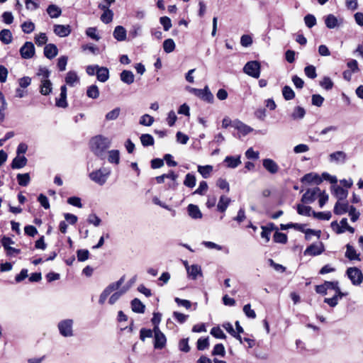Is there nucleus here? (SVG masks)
<instances>
[{"label":"nucleus","mask_w":363,"mask_h":363,"mask_svg":"<svg viewBox=\"0 0 363 363\" xmlns=\"http://www.w3.org/2000/svg\"><path fill=\"white\" fill-rule=\"evenodd\" d=\"M22 30L25 33H30L35 30V24L31 21H25L21 25Z\"/></svg>","instance_id":"13d9d810"},{"label":"nucleus","mask_w":363,"mask_h":363,"mask_svg":"<svg viewBox=\"0 0 363 363\" xmlns=\"http://www.w3.org/2000/svg\"><path fill=\"white\" fill-rule=\"evenodd\" d=\"M111 140L102 135L93 137L89 141V147L91 152L100 158H103L106 150L111 145Z\"/></svg>","instance_id":"f257e3e1"},{"label":"nucleus","mask_w":363,"mask_h":363,"mask_svg":"<svg viewBox=\"0 0 363 363\" xmlns=\"http://www.w3.org/2000/svg\"><path fill=\"white\" fill-rule=\"evenodd\" d=\"M113 35L118 41H123L126 39V30L123 26H118L115 28Z\"/></svg>","instance_id":"c85d7f7f"},{"label":"nucleus","mask_w":363,"mask_h":363,"mask_svg":"<svg viewBox=\"0 0 363 363\" xmlns=\"http://www.w3.org/2000/svg\"><path fill=\"white\" fill-rule=\"evenodd\" d=\"M228 168L235 169L241 164L240 155L237 157L227 156L223 161Z\"/></svg>","instance_id":"4be33fe9"},{"label":"nucleus","mask_w":363,"mask_h":363,"mask_svg":"<svg viewBox=\"0 0 363 363\" xmlns=\"http://www.w3.org/2000/svg\"><path fill=\"white\" fill-rule=\"evenodd\" d=\"M213 171V167L211 165L198 166V172L205 179L209 177L211 173Z\"/></svg>","instance_id":"79ce46f5"},{"label":"nucleus","mask_w":363,"mask_h":363,"mask_svg":"<svg viewBox=\"0 0 363 363\" xmlns=\"http://www.w3.org/2000/svg\"><path fill=\"white\" fill-rule=\"evenodd\" d=\"M132 310L135 313H143L145 311V306L138 298H134L131 301Z\"/></svg>","instance_id":"f704fd0d"},{"label":"nucleus","mask_w":363,"mask_h":363,"mask_svg":"<svg viewBox=\"0 0 363 363\" xmlns=\"http://www.w3.org/2000/svg\"><path fill=\"white\" fill-rule=\"evenodd\" d=\"M120 113H121V108L119 107H116L106 114V116H105L106 120V121L116 120L118 118Z\"/></svg>","instance_id":"a18cd8bd"},{"label":"nucleus","mask_w":363,"mask_h":363,"mask_svg":"<svg viewBox=\"0 0 363 363\" xmlns=\"http://www.w3.org/2000/svg\"><path fill=\"white\" fill-rule=\"evenodd\" d=\"M86 95L89 98L96 99L99 96V90L96 85L92 84L87 88Z\"/></svg>","instance_id":"58836bf2"},{"label":"nucleus","mask_w":363,"mask_h":363,"mask_svg":"<svg viewBox=\"0 0 363 363\" xmlns=\"http://www.w3.org/2000/svg\"><path fill=\"white\" fill-rule=\"evenodd\" d=\"M332 194L338 199L337 201H340L347 197L348 191L340 186H334L332 189Z\"/></svg>","instance_id":"412c9836"},{"label":"nucleus","mask_w":363,"mask_h":363,"mask_svg":"<svg viewBox=\"0 0 363 363\" xmlns=\"http://www.w3.org/2000/svg\"><path fill=\"white\" fill-rule=\"evenodd\" d=\"M74 321L72 319H64L57 324V328L60 334L65 337H70L74 335L73 330Z\"/></svg>","instance_id":"7ed1b4c3"},{"label":"nucleus","mask_w":363,"mask_h":363,"mask_svg":"<svg viewBox=\"0 0 363 363\" xmlns=\"http://www.w3.org/2000/svg\"><path fill=\"white\" fill-rule=\"evenodd\" d=\"M189 216L193 219H199L202 218V213L199 208L194 204H189L187 206Z\"/></svg>","instance_id":"393cba45"},{"label":"nucleus","mask_w":363,"mask_h":363,"mask_svg":"<svg viewBox=\"0 0 363 363\" xmlns=\"http://www.w3.org/2000/svg\"><path fill=\"white\" fill-rule=\"evenodd\" d=\"M274 241L277 243L285 244L287 242V236L286 234L280 232H275L274 234Z\"/></svg>","instance_id":"864d4df0"},{"label":"nucleus","mask_w":363,"mask_h":363,"mask_svg":"<svg viewBox=\"0 0 363 363\" xmlns=\"http://www.w3.org/2000/svg\"><path fill=\"white\" fill-rule=\"evenodd\" d=\"M12 33L9 29H3L0 31V40L5 45L12 42Z\"/></svg>","instance_id":"473e14b6"},{"label":"nucleus","mask_w":363,"mask_h":363,"mask_svg":"<svg viewBox=\"0 0 363 363\" xmlns=\"http://www.w3.org/2000/svg\"><path fill=\"white\" fill-rule=\"evenodd\" d=\"M47 12L51 18H58L62 11L57 6L52 4L48 7Z\"/></svg>","instance_id":"e433bc0d"},{"label":"nucleus","mask_w":363,"mask_h":363,"mask_svg":"<svg viewBox=\"0 0 363 363\" xmlns=\"http://www.w3.org/2000/svg\"><path fill=\"white\" fill-rule=\"evenodd\" d=\"M282 95L285 100H292L295 97V93L294 90L289 86H284L282 89Z\"/></svg>","instance_id":"4c0bfd02"},{"label":"nucleus","mask_w":363,"mask_h":363,"mask_svg":"<svg viewBox=\"0 0 363 363\" xmlns=\"http://www.w3.org/2000/svg\"><path fill=\"white\" fill-rule=\"evenodd\" d=\"M262 165L267 172L273 174L277 173L279 169L278 164L272 159H264Z\"/></svg>","instance_id":"f3484780"},{"label":"nucleus","mask_w":363,"mask_h":363,"mask_svg":"<svg viewBox=\"0 0 363 363\" xmlns=\"http://www.w3.org/2000/svg\"><path fill=\"white\" fill-rule=\"evenodd\" d=\"M163 49L165 52L170 53L175 49V43L171 38L167 39L163 43Z\"/></svg>","instance_id":"37998d69"},{"label":"nucleus","mask_w":363,"mask_h":363,"mask_svg":"<svg viewBox=\"0 0 363 363\" xmlns=\"http://www.w3.org/2000/svg\"><path fill=\"white\" fill-rule=\"evenodd\" d=\"M349 216H350V219L352 222H355L358 220L360 213L358 211H357L356 208L353 206H350V209L348 211Z\"/></svg>","instance_id":"69168bd1"},{"label":"nucleus","mask_w":363,"mask_h":363,"mask_svg":"<svg viewBox=\"0 0 363 363\" xmlns=\"http://www.w3.org/2000/svg\"><path fill=\"white\" fill-rule=\"evenodd\" d=\"M345 257L350 260H358L360 261V255L358 253L354 247L350 244L346 245Z\"/></svg>","instance_id":"5701e85b"},{"label":"nucleus","mask_w":363,"mask_h":363,"mask_svg":"<svg viewBox=\"0 0 363 363\" xmlns=\"http://www.w3.org/2000/svg\"><path fill=\"white\" fill-rule=\"evenodd\" d=\"M56 106L60 108H66L68 106L66 94H60V97L56 99Z\"/></svg>","instance_id":"bf43d9fd"},{"label":"nucleus","mask_w":363,"mask_h":363,"mask_svg":"<svg viewBox=\"0 0 363 363\" xmlns=\"http://www.w3.org/2000/svg\"><path fill=\"white\" fill-rule=\"evenodd\" d=\"M304 22L309 28L313 27L316 24V18L312 14H307L304 17Z\"/></svg>","instance_id":"052dcab7"},{"label":"nucleus","mask_w":363,"mask_h":363,"mask_svg":"<svg viewBox=\"0 0 363 363\" xmlns=\"http://www.w3.org/2000/svg\"><path fill=\"white\" fill-rule=\"evenodd\" d=\"M97 79L101 82H106L109 78V71L106 67H99L96 72Z\"/></svg>","instance_id":"2f4dec72"},{"label":"nucleus","mask_w":363,"mask_h":363,"mask_svg":"<svg viewBox=\"0 0 363 363\" xmlns=\"http://www.w3.org/2000/svg\"><path fill=\"white\" fill-rule=\"evenodd\" d=\"M154 122V118L148 114H144L140 118V124L145 126H150Z\"/></svg>","instance_id":"8fccbe9b"},{"label":"nucleus","mask_w":363,"mask_h":363,"mask_svg":"<svg viewBox=\"0 0 363 363\" xmlns=\"http://www.w3.org/2000/svg\"><path fill=\"white\" fill-rule=\"evenodd\" d=\"M261 65L258 61L252 60L247 62L243 67V72L255 79H258L260 75Z\"/></svg>","instance_id":"20e7f679"},{"label":"nucleus","mask_w":363,"mask_h":363,"mask_svg":"<svg viewBox=\"0 0 363 363\" xmlns=\"http://www.w3.org/2000/svg\"><path fill=\"white\" fill-rule=\"evenodd\" d=\"M209 346L208 337L199 338L197 341V348L199 350H204Z\"/></svg>","instance_id":"e2e57ef3"},{"label":"nucleus","mask_w":363,"mask_h":363,"mask_svg":"<svg viewBox=\"0 0 363 363\" xmlns=\"http://www.w3.org/2000/svg\"><path fill=\"white\" fill-rule=\"evenodd\" d=\"M347 226H349L347 223V218H342L340 224L337 223V221H333L331 223V227L337 233L341 234L346 231V229L347 228Z\"/></svg>","instance_id":"6ab92c4d"},{"label":"nucleus","mask_w":363,"mask_h":363,"mask_svg":"<svg viewBox=\"0 0 363 363\" xmlns=\"http://www.w3.org/2000/svg\"><path fill=\"white\" fill-rule=\"evenodd\" d=\"M189 91L208 103L212 104L214 101V96L208 86L203 89L191 88Z\"/></svg>","instance_id":"39448f33"},{"label":"nucleus","mask_w":363,"mask_h":363,"mask_svg":"<svg viewBox=\"0 0 363 363\" xmlns=\"http://www.w3.org/2000/svg\"><path fill=\"white\" fill-rule=\"evenodd\" d=\"M230 203V199L225 196H221L217 205L218 210L220 212H225Z\"/></svg>","instance_id":"72a5a7b5"},{"label":"nucleus","mask_w":363,"mask_h":363,"mask_svg":"<svg viewBox=\"0 0 363 363\" xmlns=\"http://www.w3.org/2000/svg\"><path fill=\"white\" fill-rule=\"evenodd\" d=\"M30 179L28 173L18 174L17 175L18 183L20 186H26L29 184Z\"/></svg>","instance_id":"c03bdc74"},{"label":"nucleus","mask_w":363,"mask_h":363,"mask_svg":"<svg viewBox=\"0 0 363 363\" xmlns=\"http://www.w3.org/2000/svg\"><path fill=\"white\" fill-rule=\"evenodd\" d=\"M211 334L218 339H225L226 335L219 327H213L211 330Z\"/></svg>","instance_id":"6e6d98bb"},{"label":"nucleus","mask_w":363,"mask_h":363,"mask_svg":"<svg viewBox=\"0 0 363 363\" xmlns=\"http://www.w3.org/2000/svg\"><path fill=\"white\" fill-rule=\"evenodd\" d=\"M154 347L162 349L166 345L167 339L165 335L160 331L158 326L154 327Z\"/></svg>","instance_id":"6e6552de"},{"label":"nucleus","mask_w":363,"mask_h":363,"mask_svg":"<svg viewBox=\"0 0 363 363\" xmlns=\"http://www.w3.org/2000/svg\"><path fill=\"white\" fill-rule=\"evenodd\" d=\"M99 7L104 10V13L101 16V21L106 24L111 23L113 17V11L108 9V6H104V4H99Z\"/></svg>","instance_id":"2eb2a0df"},{"label":"nucleus","mask_w":363,"mask_h":363,"mask_svg":"<svg viewBox=\"0 0 363 363\" xmlns=\"http://www.w3.org/2000/svg\"><path fill=\"white\" fill-rule=\"evenodd\" d=\"M320 85L325 90H330L333 87V82L328 77H324L320 82Z\"/></svg>","instance_id":"3c124183"},{"label":"nucleus","mask_w":363,"mask_h":363,"mask_svg":"<svg viewBox=\"0 0 363 363\" xmlns=\"http://www.w3.org/2000/svg\"><path fill=\"white\" fill-rule=\"evenodd\" d=\"M306 114V111L303 107L296 106L294 108V111L291 114V118L294 120L302 119Z\"/></svg>","instance_id":"a19ab883"},{"label":"nucleus","mask_w":363,"mask_h":363,"mask_svg":"<svg viewBox=\"0 0 363 363\" xmlns=\"http://www.w3.org/2000/svg\"><path fill=\"white\" fill-rule=\"evenodd\" d=\"M108 160L110 163L118 164L120 162V153L117 150H112L108 152Z\"/></svg>","instance_id":"ea45409f"},{"label":"nucleus","mask_w":363,"mask_h":363,"mask_svg":"<svg viewBox=\"0 0 363 363\" xmlns=\"http://www.w3.org/2000/svg\"><path fill=\"white\" fill-rule=\"evenodd\" d=\"M27 159L25 156L17 155L11 162L12 169H21L25 167L27 164Z\"/></svg>","instance_id":"a878e982"},{"label":"nucleus","mask_w":363,"mask_h":363,"mask_svg":"<svg viewBox=\"0 0 363 363\" xmlns=\"http://www.w3.org/2000/svg\"><path fill=\"white\" fill-rule=\"evenodd\" d=\"M160 23L162 25L165 31L169 30L172 27L171 19L167 16L161 17L160 19Z\"/></svg>","instance_id":"774afa93"},{"label":"nucleus","mask_w":363,"mask_h":363,"mask_svg":"<svg viewBox=\"0 0 363 363\" xmlns=\"http://www.w3.org/2000/svg\"><path fill=\"white\" fill-rule=\"evenodd\" d=\"M312 214L314 218L319 219V220H329L332 216L331 213L330 211H327V212L313 211Z\"/></svg>","instance_id":"09e8293b"},{"label":"nucleus","mask_w":363,"mask_h":363,"mask_svg":"<svg viewBox=\"0 0 363 363\" xmlns=\"http://www.w3.org/2000/svg\"><path fill=\"white\" fill-rule=\"evenodd\" d=\"M50 74V72L45 67H39L37 72V76L41 77L40 79H49Z\"/></svg>","instance_id":"0e129e2a"},{"label":"nucleus","mask_w":363,"mask_h":363,"mask_svg":"<svg viewBox=\"0 0 363 363\" xmlns=\"http://www.w3.org/2000/svg\"><path fill=\"white\" fill-rule=\"evenodd\" d=\"M71 27L69 25H55L53 31L59 37L64 38L68 36L71 33Z\"/></svg>","instance_id":"ddd939ff"},{"label":"nucleus","mask_w":363,"mask_h":363,"mask_svg":"<svg viewBox=\"0 0 363 363\" xmlns=\"http://www.w3.org/2000/svg\"><path fill=\"white\" fill-rule=\"evenodd\" d=\"M350 206H349L347 203H342L340 201H337L334 206V213L336 215H342L348 212Z\"/></svg>","instance_id":"bb28decb"},{"label":"nucleus","mask_w":363,"mask_h":363,"mask_svg":"<svg viewBox=\"0 0 363 363\" xmlns=\"http://www.w3.org/2000/svg\"><path fill=\"white\" fill-rule=\"evenodd\" d=\"M87 222L89 224L94 225L95 227H98L100 225L101 223V218L96 216L95 213H91L88 216Z\"/></svg>","instance_id":"603ef678"},{"label":"nucleus","mask_w":363,"mask_h":363,"mask_svg":"<svg viewBox=\"0 0 363 363\" xmlns=\"http://www.w3.org/2000/svg\"><path fill=\"white\" fill-rule=\"evenodd\" d=\"M325 24L329 29H333L340 27L342 24V20L338 19L333 14H328L324 18Z\"/></svg>","instance_id":"9b49d317"},{"label":"nucleus","mask_w":363,"mask_h":363,"mask_svg":"<svg viewBox=\"0 0 363 363\" xmlns=\"http://www.w3.org/2000/svg\"><path fill=\"white\" fill-rule=\"evenodd\" d=\"M232 126L240 132L243 135H247L253 130L252 128L238 120L234 121L232 123Z\"/></svg>","instance_id":"a211bd4d"},{"label":"nucleus","mask_w":363,"mask_h":363,"mask_svg":"<svg viewBox=\"0 0 363 363\" xmlns=\"http://www.w3.org/2000/svg\"><path fill=\"white\" fill-rule=\"evenodd\" d=\"M58 53V49L54 44H48L44 48V55L48 59H52L57 56Z\"/></svg>","instance_id":"b1692460"},{"label":"nucleus","mask_w":363,"mask_h":363,"mask_svg":"<svg viewBox=\"0 0 363 363\" xmlns=\"http://www.w3.org/2000/svg\"><path fill=\"white\" fill-rule=\"evenodd\" d=\"M20 54L23 59H30L35 55V47L33 43L26 42L20 48Z\"/></svg>","instance_id":"9d476101"},{"label":"nucleus","mask_w":363,"mask_h":363,"mask_svg":"<svg viewBox=\"0 0 363 363\" xmlns=\"http://www.w3.org/2000/svg\"><path fill=\"white\" fill-rule=\"evenodd\" d=\"M77 259L79 262H84L89 258V252L88 250H79L77 252Z\"/></svg>","instance_id":"680f3d73"},{"label":"nucleus","mask_w":363,"mask_h":363,"mask_svg":"<svg viewBox=\"0 0 363 363\" xmlns=\"http://www.w3.org/2000/svg\"><path fill=\"white\" fill-rule=\"evenodd\" d=\"M26 7L28 10L35 11L39 7V2L38 0H26Z\"/></svg>","instance_id":"338daca9"},{"label":"nucleus","mask_w":363,"mask_h":363,"mask_svg":"<svg viewBox=\"0 0 363 363\" xmlns=\"http://www.w3.org/2000/svg\"><path fill=\"white\" fill-rule=\"evenodd\" d=\"M65 82L70 86H74L76 84L79 83V79L75 72L69 71L65 77Z\"/></svg>","instance_id":"7c9ffc66"},{"label":"nucleus","mask_w":363,"mask_h":363,"mask_svg":"<svg viewBox=\"0 0 363 363\" xmlns=\"http://www.w3.org/2000/svg\"><path fill=\"white\" fill-rule=\"evenodd\" d=\"M140 140L141 144L144 147L152 146L155 143L153 137L151 135L147 134V133L142 134L141 136L140 137Z\"/></svg>","instance_id":"c9c22d12"},{"label":"nucleus","mask_w":363,"mask_h":363,"mask_svg":"<svg viewBox=\"0 0 363 363\" xmlns=\"http://www.w3.org/2000/svg\"><path fill=\"white\" fill-rule=\"evenodd\" d=\"M303 182L315 184H320L323 182V179L316 173L306 174L302 179Z\"/></svg>","instance_id":"aec40b11"},{"label":"nucleus","mask_w":363,"mask_h":363,"mask_svg":"<svg viewBox=\"0 0 363 363\" xmlns=\"http://www.w3.org/2000/svg\"><path fill=\"white\" fill-rule=\"evenodd\" d=\"M196 177L193 174L188 173L184 181V184L189 188H193L196 185Z\"/></svg>","instance_id":"de8ad7c7"},{"label":"nucleus","mask_w":363,"mask_h":363,"mask_svg":"<svg viewBox=\"0 0 363 363\" xmlns=\"http://www.w3.org/2000/svg\"><path fill=\"white\" fill-rule=\"evenodd\" d=\"M225 354V350L223 345L221 343L216 344L214 346L213 350L212 351V355H220L221 357H224Z\"/></svg>","instance_id":"5fc2aeb1"},{"label":"nucleus","mask_w":363,"mask_h":363,"mask_svg":"<svg viewBox=\"0 0 363 363\" xmlns=\"http://www.w3.org/2000/svg\"><path fill=\"white\" fill-rule=\"evenodd\" d=\"M110 174L111 171L108 169L101 168L91 172L89 177L91 181L102 186L106 182Z\"/></svg>","instance_id":"f03ea898"},{"label":"nucleus","mask_w":363,"mask_h":363,"mask_svg":"<svg viewBox=\"0 0 363 363\" xmlns=\"http://www.w3.org/2000/svg\"><path fill=\"white\" fill-rule=\"evenodd\" d=\"M124 281V278L121 277L118 281L113 282L109 284L101 294L99 303L100 304H104L107 298V297L114 291L118 290L121 284Z\"/></svg>","instance_id":"423d86ee"},{"label":"nucleus","mask_w":363,"mask_h":363,"mask_svg":"<svg viewBox=\"0 0 363 363\" xmlns=\"http://www.w3.org/2000/svg\"><path fill=\"white\" fill-rule=\"evenodd\" d=\"M324 251V246L321 242L318 244H312L304 251L305 255L316 256L320 255Z\"/></svg>","instance_id":"f8f14e48"},{"label":"nucleus","mask_w":363,"mask_h":363,"mask_svg":"<svg viewBox=\"0 0 363 363\" xmlns=\"http://www.w3.org/2000/svg\"><path fill=\"white\" fill-rule=\"evenodd\" d=\"M188 277L193 280L197 279L199 277H203L201 267L199 264H191V267L186 272Z\"/></svg>","instance_id":"dca6fc26"},{"label":"nucleus","mask_w":363,"mask_h":363,"mask_svg":"<svg viewBox=\"0 0 363 363\" xmlns=\"http://www.w3.org/2000/svg\"><path fill=\"white\" fill-rule=\"evenodd\" d=\"M305 74L311 79H315L317 77L316 69L313 65H308L304 68Z\"/></svg>","instance_id":"4d7b16f0"},{"label":"nucleus","mask_w":363,"mask_h":363,"mask_svg":"<svg viewBox=\"0 0 363 363\" xmlns=\"http://www.w3.org/2000/svg\"><path fill=\"white\" fill-rule=\"evenodd\" d=\"M121 80L127 84H131L134 82L135 76L131 71L123 70L120 74Z\"/></svg>","instance_id":"c756f323"},{"label":"nucleus","mask_w":363,"mask_h":363,"mask_svg":"<svg viewBox=\"0 0 363 363\" xmlns=\"http://www.w3.org/2000/svg\"><path fill=\"white\" fill-rule=\"evenodd\" d=\"M347 155L343 151H337L330 154L329 160L331 162H344Z\"/></svg>","instance_id":"cd10ccee"},{"label":"nucleus","mask_w":363,"mask_h":363,"mask_svg":"<svg viewBox=\"0 0 363 363\" xmlns=\"http://www.w3.org/2000/svg\"><path fill=\"white\" fill-rule=\"evenodd\" d=\"M297 212L300 215L310 216L313 211L311 206L298 204L297 206Z\"/></svg>","instance_id":"49530a36"},{"label":"nucleus","mask_w":363,"mask_h":363,"mask_svg":"<svg viewBox=\"0 0 363 363\" xmlns=\"http://www.w3.org/2000/svg\"><path fill=\"white\" fill-rule=\"evenodd\" d=\"M39 89L42 95L48 96L52 91V84L49 79H40Z\"/></svg>","instance_id":"4468645a"},{"label":"nucleus","mask_w":363,"mask_h":363,"mask_svg":"<svg viewBox=\"0 0 363 363\" xmlns=\"http://www.w3.org/2000/svg\"><path fill=\"white\" fill-rule=\"evenodd\" d=\"M320 193V189L318 187L308 189L302 196L301 201L306 203H313Z\"/></svg>","instance_id":"1a4fd4ad"},{"label":"nucleus","mask_w":363,"mask_h":363,"mask_svg":"<svg viewBox=\"0 0 363 363\" xmlns=\"http://www.w3.org/2000/svg\"><path fill=\"white\" fill-rule=\"evenodd\" d=\"M346 274L350 279L352 284L355 286H359L363 281V274L362 271L357 267H349Z\"/></svg>","instance_id":"0eeeda50"}]
</instances>
